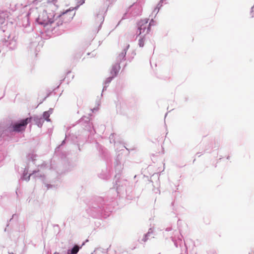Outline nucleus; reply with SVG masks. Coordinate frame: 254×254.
<instances>
[{
	"label": "nucleus",
	"mask_w": 254,
	"mask_h": 254,
	"mask_svg": "<svg viewBox=\"0 0 254 254\" xmlns=\"http://www.w3.org/2000/svg\"><path fill=\"white\" fill-rule=\"evenodd\" d=\"M50 113H49V112H45L44 113H43V118L47 121H50V120L49 119V117H50Z\"/></svg>",
	"instance_id": "7"
},
{
	"label": "nucleus",
	"mask_w": 254,
	"mask_h": 254,
	"mask_svg": "<svg viewBox=\"0 0 254 254\" xmlns=\"http://www.w3.org/2000/svg\"><path fill=\"white\" fill-rule=\"evenodd\" d=\"M121 57H122V58H124V57H125V55H124V53H122V56H121Z\"/></svg>",
	"instance_id": "9"
},
{
	"label": "nucleus",
	"mask_w": 254,
	"mask_h": 254,
	"mask_svg": "<svg viewBox=\"0 0 254 254\" xmlns=\"http://www.w3.org/2000/svg\"><path fill=\"white\" fill-rule=\"evenodd\" d=\"M64 16L65 13H64L63 15H60L58 18L56 19L57 26L62 24L63 21H62V20L64 18ZM54 18L55 14L53 12H48L47 11H43L39 15L37 21L39 24L45 27L54 23L55 21Z\"/></svg>",
	"instance_id": "1"
},
{
	"label": "nucleus",
	"mask_w": 254,
	"mask_h": 254,
	"mask_svg": "<svg viewBox=\"0 0 254 254\" xmlns=\"http://www.w3.org/2000/svg\"><path fill=\"white\" fill-rule=\"evenodd\" d=\"M54 254H59L57 253H55Z\"/></svg>",
	"instance_id": "10"
},
{
	"label": "nucleus",
	"mask_w": 254,
	"mask_h": 254,
	"mask_svg": "<svg viewBox=\"0 0 254 254\" xmlns=\"http://www.w3.org/2000/svg\"><path fill=\"white\" fill-rule=\"evenodd\" d=\"M31 121V118H27L21 120L19 123H15L12 125V131L15 132L23 131L25 130L26 126Z\"/></svg>",
	"instance_id": "2"
},
{
	"label": "nucleus",
	"mask_w": 254,
	"mask_h": 254,
	"mask_svg": "<svg viewBox=\"0 0 254 254\" xmlns=\"http://www.w3.org/2000/svg\"><path fill=\"white\" fill-rule=\"evenodd\" d=\"M251 17H253L254 16V6H253L251 8Z\"/></svg>",
	"instance_id": "8"
},
{
	"label": "nucleus",
	"mask_w": 254,
	"mask_h": 254,
	"mask_svg": "<svg viewBox=\"0 0 254 254\" xmlns=\"http://www.w3.org/2000/svg\"><path fill=\"white\" fill-rule=\"evenodd\" d=\"M79 247L78 246L75 245L70 251V253L68 252V254H77L78 252L79 251Z\"/></svg>",
	"instance_id": "6"
},
{
	"label": "nucleus",
	"mask_w": 254,
	"mask_h": 254,
	"mask_svg": "<svg viewBox=\"0 0 254 254\" xmlns=\"http://www.w3.org/2000/svg\"><path fill=\"white\" fill-rule=\"evenodd\" d=\"M120 70L119 64L113 65L110 71V76L107 79V81L110 82L111 80L116 77Z\"/></svg>",
	"instance_id": "4"
},
{
	"label": "nucleus",
	"mask_w": 254,
	"mask_h": 254,
	"mask_svg": "<svg viewBox=\"0 0 254 254\" xmlns=\"http://www.w3.org/2000/svg\"><path fill=\"white\" fill-rule=\"evenodd\" d=\"M150 29V23H148V20L144 19L140 21L138 23V35H146L148 34Z\"/></svg>",
	"instance_id": "3"
},
{
	"label": "nucleus",
	"mask_w": 254,
	"mask_h": 254,
	"mask_svg": "<svg viewBox=\"0 0 254 254\" xmlns=\"http://www.w3.org/2000/svg\"><path fill=\"white\" fill-rule=\"evenodd\" d=\"M145 35H138V37L139 38L138 39V45L140 47H143L144 45V42L145 41Z\"/></svg>",
	"instance_id": "5"
}]
</instances>
